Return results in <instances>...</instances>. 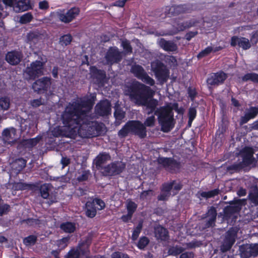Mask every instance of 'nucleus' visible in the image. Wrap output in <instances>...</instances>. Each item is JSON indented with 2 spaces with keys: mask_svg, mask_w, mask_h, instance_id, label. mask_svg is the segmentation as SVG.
Instances as JSON below:
<instances>
[{
  "mask_svg": "<svg viewBox=\"0 0 258 258\" xmlns=\"http://www.w3.org/2000/svg\"><path fill=\"white\" fill-rule=\"evenodd\" d=\"M126 88L131 100L138 106L146 107L148 115L154 113L157 116L161 131L169 133L174 127L175 120L172 110L166 107L157 108L158 101L153 98L154 92L150 87L135 81L128 85Z\"/></svg>",
  "mask_w": 258,
  "mask_h": 258,
  "instance_id": "1",
  "label": "nucleus"
},
{
  "mask_svg": "<svg viewBox=\"0 0 258 258\" xmlns=\"http://www.w3.org/2000/svg\"><path fill=\"white\" fill-rule=\"evenodd\" d=\"M96 98V94L93 93L69 103L61 114L62 123H76L82 120V117H86L88 112L92 109Z\"/></svg>",
  "mask_w": 258,
  "mask_h": 258,
  "instance_id": "2",
  "label": "nucleus"
},
{
  "mask_svg": "<svg viewBox=\"0 0 258 258\" xmlns=\"http://www.w3.org/2000/svg\"><path fill=\"white\" fill-rule=\"evenodd\" d=\"M93 240V234L89 233L84 239L79 241L77 246L72 247L64 258H91L90 246Z\"/></svg>",
  "mask_w": 258,
  "mask_h": 258,
  "instance_id": "3",
  "label": "nucleus"
},
{
  "mask_svg": "<svg viewBox=\"0 0 258 258\" xmlns=\"http://www.w3.org/2000/svg\"><path fill=\"white\" fill-rule=\"evenodd\" d=\"M147 132L146 127L141 121L131 120L127 121L118 131V136L120 138H124L131 133L140 139H144L147 136Z\"/></svg>",
  "mask_w": 258,
  "mask_h": 258,
  "instance_id": "4",
  "label": "nucleus"
},
{
  "mask_svg": "<svg viewBox=\"0 0 258 258\" xmlns=\"http://www.w3.org/2000/svg\"><path fill=\"white\" fill-rule=\"evenodd\" d=\"M94 121L89 120L86 117H82V120L79 122H71L65 124L70 126L73 125V128L76 131V137L79 136L82 138H90L97 136L96 128L93 125L96 124Z\"/></svg>",
  "mask_w": 258,
  "mask_h": 258,
  "instance_id": "5",
  "label": "nucleus"
},
{
  "mask_svg": "<svg viewBox=\"0 0 258 258\" xmlns=\"http://www.w3.org/2000/svg\"><path fill=\"white\" fill-rule=\"evenodd\" d=\"M152 70L160 84L163 85L168 80L170 71L162 62L158 60L152 64Z\"/></svg>",
  "mask_w": 258,
  "mask_h": 258,
  "instance_id": "6",
  "label": "nucleus"
},
{
  "mask_svg": "<svg viewBox=\"0 0 258 258\" xmlns=\"http://www.w3.org/2000/svg\"><path fill=\"white\" fill-rule=\"evenodd\" d=\"M159 165L170 173H177L181 167V163L173 157H159L157 159Z\"/></svg>",
  "mask_w": 258,
  "mask_h": 258,
  "instance_id": "7",
  "label": "nucleus"
},
{
  "mask_svg": "<svg viewBox=\"0 0 258 258\" xmlns=\"http://www.w3.org/2000/svg\"><path fill=\"white\" fill-rule=\"evenodd\" d=\"M125 166V163L120 161H114L105 165L101 174L104 176H117L124 170Z\"/></svg>",
  "mask_w": 258,
  "mask_h": 258,
  "instance_id": "8",
  "label": "nucleus"
},
{
  "mask_svg": "<svg viewBox=\"0 0 258 258\" xmlns=\"http://www.w3.org/2000/svg\"><path fill=\"white\" fill-rule=\"evenodd\" d=\"M237 237V232L233 229L228 230L220 246V250L222 253L220 256H217L216 258H220L225 255L227 254L224 253L225 252L229 251L234 244L236 238ZM228 256H229L228 255ZM229 258H231L229 256Z\"/></svg>",
  "mask_w": 258,
  "mask_h": 258,
  "instance_id": "9",
  "label": "nucleus"
},
{
  "mask_svg": "<svg viewBox=\"0 0 258 258\" xmlns=\"http://www.w3.org/2000/svg\"><path fill=\"white\" fill-rule=\"evenodd\" d=\"M44 63L40 60H35L26 69L25 73L29 79L34 80L43 75Z\"/></svg>",
  "mask_w": 258,
  "mask_h": 258,
  "instance_id": "10",
  "label": "nucleus"
},
{
  "mask_svg": "<svg viewBox=\"0 0 258 258\" xmlns=\"http://www.w3.org/2000/svg\"><path fill=\"white\" fill-rule=\"evenodd\" d=\"M64 126H56L51 131V135L54 137H64L75 139L76 138V131L73 125L63 124Z\"/></svg>",
  "mask_w": 258,
  "mask_h": 258,
  "instance_id": "11",
  "label": "nucleus"
},
{
  "mask_svg": "<svg viewBox=\"0 0 258 258\" xmlns=\"http://www.w3.org/2000/svg\"><path fill=\"white\" fill-rule=\"evenodd\" d=\"M192 10V6L190 4H185L166 7L165 13L166 16L172 17L190 13Z\"/></svg>",
  "mask_w": 258,
  "mask_h": 258,
  "instance_id": "12",
  "label": "nucleus"
},
{
  "mask_svg": "<svg viewBox=\"0 0 258 258\" xmlns=\"http://www.w3.org/2000/svg\"><path fill=\"white\" fill-rule=\"evenodd\" d=\"M122 52L120 51L116 46L109 47L105 55L106 63L111 66L114 64L119 63L122 58Z\"/></svg>",
  "mask_w": 258,
  "mask_h": 258,
  "instance_id": "13",
  "label": "nucleus"
},
{
  "mask_svg": "<svg viewBox=\"0 0 258 258\" xmlns=\"http://www.w3.org/2000/svg\"><path fill=\"white\" fill-rule=\"evenodd\" d=\"M80 9L77 7H73L67 12L63 10L57 13L59 20L65 24H68L75 20L80 14Z\"/></svg>",
  "mask_w": 258,
  "mask_h": 258,
  "instance_id": "14",
  "label": "nucleus"
},
{
  "mask_svg": "<svg viewBox=\"0 0 258 258\" xmlns=\"http://www.w3.org/2000/svg\"><path fill=\"white\" fill-rule=\"evenodd\" d=\"M241 199L234 200L228 203L230 205L226 206L223 209V217L226 220L230 219L233 215L238 213L241 210L242 205Z\"/></svg>",
  "mask_w": 258,
  "mask_h": 258,
  "instance_id": "15",
  "label": "nucleus"
},
{
  "mask_svg": "<svg viewBox=\"0 0 258 258\" xmlns=\"http://www.w3.org/2000/svg\"><path fill=\"white\" fill-rule=\"evenodd\" d=\"M254 150L252 147L245 146L239 152V155L242 158L241 163L247 167L255 162V158L253 157Z\"/></svg>",
  "mask_w": 258,
  "mask_h": 258,
  "instance_id": "16",
  "label": "nucleus"
},
{
  "mask_svg": "<svg viewBox=\"0 0 258 258\" xmlns=\"http://www.w3.org/2000/svg\"><path fill=\"white\" fill-rule=\"evenodd\" d=\"M228 78V75L222 71L212 73L207 78L206 82L211 86H219L224 84Z\"/></svg>",
  "mask_w": 258,
  "mask_h": 258,
  "instance_id": "17",
  "label": "nucleus"
},
{
  "mask_svg": "<svg viewBox=\"0 0 258 258\" xmlns=\"http://www.w3.org/2000/svg\"><path fill=\"white\" fill-rule=\"evenodd\" d=\"M50 85V78L44 77L36 80L32 84V88L38 93H43L47 91Z\"/></svg>",
  "mask_w": 258,
  "mask_h": 258,
  "instance_id": "18",
  "label": "nucleus"
},
{
  "mask_svg": "<svg viewBox=\"0 0 258 258\" xmlns=\"http://www.w3.org/2000/svg\"><path fill=\"white\" fill-rule=\"evenodd\" d=\"M111 110V103L107 99L100 100L95 107V113L100 116L108 115Z\"/></svg>",
  "mask_w": 258,
  "mask_h": 258,
  "instance_id": "19",
  "label": "nucleus"
},
{
  "mask_svg": "<svg viewBox=\"0 0 258 258\" xmlns=\"http://www.w3.org/2000/svg\"><path fill=\"white\" fill-rule=\"evenodd\" d=\"M175 183V180H173L168 182L163 183L160 188L161 192L158 196L157 199L160 201H166L171 195V190Z\"/></svg>",
  "mask_w": 258,
  "mask_h": 258,
  "instance_id": "20",
  "label": "nucleus"
},
{
  "mask_svg": "<svg viewBox=\"0 0 258 258\" xmlns=\"http://www.w3.org/2000/svg\"><path fill=\"white\" fill-rule=\"evenodd\" d=\"M230 45L232 47H235L238 45L239 47L242 48L243 50H247L249 49L251 44L248 39L237 36H233L231 38Z\"/></svg>",
  "mask_w": 258,
  "mask_h": 258,
  "instance_id": "21",
  "label": "nucleus"
},
{
  "mask_svg": "<svg viewBox=\"0 0 258 258\" xmlns=\"http://www.w3.org/2000/svg\"><path fill=\"white\" fill-rule=\"evenodd\" d=\"M110 160L111 156L108 153L102 152L100 153L96 156L94 160V163L95 165L96 168L102 173L103 168L105 166H103V164Z\"/></svg>",
  "mask_w": 258,
  "mask_h": 258,
  "instance_id": "22",
  "label": "nucleus"
},
{
  "mask_svg": "<svg viewBox=\"0 0 258 258\" xmlns=\"http://www.w3.org/2000/svg\"><path fill=\"white\" fill-rule=\"evenodd\" d=\"M154 234L158 240L167 241L169 239L168 230L161 225L157 226L155 228Z\"/></svg>",
  "mask_w": 258,
  "mask_h": 258,
  "instance_id": "23",
  "label": "nucleus"
},
{
  "mask_svg": "<svg viewBox=\"0 0 258 258\" xmlns=\"http://www.w3.org/2000/svg\"><path fill=\"white\" fill-rule=\"evenodd\" d=\"M90 72L92 77L96 79L98 83H102L106 77V72L104 70L98 69L96 66H91Z\"/></svg>",
  "mask_w": 258,
  "mask_h": 258,
  "instance_id": "24",
  "label": "nucleus"
},
{
  "mask_svg": "<svg viewBox=\"0 0 258 258\" xmlns=\"http://www.w3.org/2000/svg\"><path fill=\"white\" fill-rule=\"evenodd\" d=\"M32 6L29 0H18L14 7L16 12L19 13L32 9Z\"/></svg>",
  "mask_w": 258,
  "mask_h": 258,
  "instance_id": "25",
  "label": "nucleus"
},
{
  "mask_svg": "<svg viewBox=\"0 0 258 258\" xmlns=\"http://www.w3.org/2000/svg\"><path fill=\"white\" fill-rule=\"evenodd\" d=\"M22 55L20 52L16 51L9 52L6 56V59L11 65L15 66L21 60Z\"/></svg>",
  "mask_w": 258,
  "mask_h": 258,
  "instance_id": "26",
  "label": "nucleus"
},
{
  "mask_svg": "<svg viewBox=\"0 0 258 258\" xmlns=\"http://www.w3.org/2000/svg\"><path fill=\"white\" fill-rule=\"evenodd\" d=\"M159 45L166 51H175L177 49L176 44L173 41L161 38L159 42Z\"/></svg>",
  "mask_w": 258,
  "mask_h": 258,
  "instance_id": "27",
  "label": "nucleus"
},
{
  "mask_svg": "<svg viewBox=\"0 0 258 258\" xmlns=\"http://www.w3.org/2000/svg\"><path fill=\"white\" fill-rule=\"evenodd\" d=\"M41 138L39 136L34 138L23 140L20 143L19 146L25 148H32L35 146L40 141Z\"/></svg>",
  "mask_w": 258,
  "mask_h": 258,
  "instance_id": "28",
  "label": "nucleus"
},
{
  "mask_svg": "<svg viewBox=\"0 0 258 258\" xmlns=\"http://www.w3.org/2000/svg\"><path fill=\"white\" fill-rule=\"evenodd\" d=\"M27 161L23 158L16 159L12 164V168L17 174L20 173L26 166Z\"/></svg>",
  "mask_w": 258,
  "mask_h": 258,
  "instance_id": "29",
  "label": "nucleus"
},
{
  "mask_svg": "<svg viewBox=\"0 0 258 258\" xmlns=\"http://www.w3.org/2000/svg\"><path fill=\"white\" fill-rule=\"evenodd\" d=\"M86 215L89 218H92L95 217L98 210L96 206L92 201H88L86 204Z\"/></svg>",
  "mask_w": 258,
  "mask_h": 258,
  "instance_id": "30",
  "label": "nucleus"
},
{
  "mask_svg": "<svg viewBox=\"0 0 258 258\" xmlns=\"http://www.w3.org/2000/svg\"><path fill=\"white\" fill-rule=\"evenodd\" d=\"M131 72L135 77L140 80L142 79V77L146 72L141 66L135 64L132 66Z\"/></svg>",
  "mask_w": 258,
  "mask_h": 258,
  "instance_id": "31",
  "label": "nucleus"
},
{
  "mask_svg": "<svg viewBox=\"0 0 258 258\" xmlns=\"http://www.w3.org/2000/svg\"><path fill=\"white\" fill-rule=\"evenodd\" d=\"M197 22L194 20H190L186 22L176 23V29L178 31H183L186 29L195 26Z\"/></svg>",
  "mask_w": 258,
  "mask_h": 258,
  "instance_id": "32",
  "label": "nucleus"
},
{
  "mask_svg": "<svg viewBox=\"0 0 258 258\" xmlns=\"http://www.w3.org/2000/svg\"><path fill=\"white\" fill-rule=\"evenodd\" d=\"M243 254H245L247 257L256 256L258 255V243L250 244L247 248L245 253L243 252Z\"/></svg>",
  "mask_w": 258,
  "mask_h": 258,
  "instance_id": "33",
  "label": "nucleus"
},
{
  "mask_svg": "<svg viewBox=\"0 0 258 258\" xmlns=\"http://www.w3.org/2000/svg\"><path fill=\"white\" fill-rule=\"evenodd\" d=\"M60 228L66 233H72L76 230L75 224L71 222H66L61 223Z\"/></svg>",
  "mask_w": 258,
  "mask_h": 258,
  "instance_id": "34",
  "label": "nucleus"
},
{
  "mask_svg": "<svg viewBox=\"0 0 258 258\" xmlns=\"http://www.w3.org/2000/svg\"><path fill=\"white\" fill-rule=\"evenodd\" d=\"M245 168L240 162L234 163L226 167V171L230 172L231 173L234 172H239Z\"/></svg>",
  "mask_w": 258,
  "mask_h": 258,
  "instance_id": "35",
  "label": "nucleus"
},
{
  "mask_svg": "<svg viewBox=\"0 0 258 258\" xmlns=\"http://www.w3.org/2000/svg\"><path fill=\"white\" fill-rule=\"evenodd\" d=\"M248 198L252 203L258 205V187L257 186H255L250 190Z\"/></svg>",
  "mask_w": 258,
  "mask_h": 258,
  "instance_id": "36",
  "label": "nucleus"
},
{
  "mask_svg": "<svg viewBox=\"0 0 258 258\" xmlns=\"http://www.w3.org/2000/svg\"><path fill=\"white\" fill-rule=\"evenodd\" d=\"M241 80L243 82L250 81L254 83H258V74L248 73L242 77Z\"/></svg>",
  "mask_w": 258,
  "mask_h": 258,
  "instance_id": "37",
  "label": "nucleus"
},
{
  "mask_svg": "<svg viewBox=\"0 0 258 258\" xmlns=\"http://www.w3.org/2000/svg\"><path fill=\"white\" fill-rule=\"evenodd\" d=\"M143 226V221H140L137 226L133 229L131 239L133 241H136L138 239L140 234Z\"/></svg>",
  "mask_w": 258,
  "mask_h": 258,
  "instance_id": "38",
  "label": "nucleus"
},
{
  "mask_svg": "<svg viewBox=\"0 0 258 258\" xmlns=\"http://www.w3.org/2000/svg\"><path fill=\"white\" fill-rule=\"evenodd\" d=\"M73 37L70 34H64L61 36L59 39V44L64 47L71 44Z\"/></svg>",
  "mask_w": 258,
  "mask_h": 258,
  "instance_id": "39",
  "label": "nucleus"
},
{
  "mask_svg": "<svg viewBox=\"0 0 258 258\" xmlns=\"http://www.w3.org/2000/svg\"><path fill=\"white\" fill-rule=\"evenodd\" d=\"M184 251V248L180 246L176 245L170 246L168 250L169 255L176 256L181 253Z\"/></svg>",
  "mask_w": 258,
  "mask_h": 258,
  "instance_id": "40",
  "label": "nucleus"
},
{
  "mask_svg": "<svg viewBox=\"0 0 258 258\" xmlns=\"http://www.w3.org/2000/svg\"><path fill=\"white\" fill-rule=\"evenodd\" d=\"M149 239L145 236H143L140 238L137 244V246L139 249L144 250L149 244Z\"/></svg>",
  "mask_w": 258,
  "mask_h": 258,
  "instance_id": "41",
  "label": "nucleus"
},
{
  "mask_svg": "<svg viewBox=\"0 0 258 258\" xmlns=\"http://www.w3.org/2000/svg\"><path fill=\"white\" fill-rule=\"evenodd\" d=\"M50 189V186L49 184H43L41 185L40 187V193L41 196L43 199H47L49 197V191Z\"/></svg>",
  "mask_w": 258,
  "mask_h": 258,
  "instance_id": "42",
  "label": "nucleus"
},
{
  "mask_svg": "<svg viewBox=\"0 0 258 258\" xmlns=\"http://www.w3.org/2000/svg\"><path fill=\"white\" fill-rule=\"evenodd\" d=\"M10 100L7 96L0 98V108L3 110H7L10 108Z\"/></svg>",
  "mask_w": 258,
  "mask_h": 258,
  "instance_id": "43",
  "label": "nucleus"
},
{
  "mask_svg": "<svg viewBox=\"0 0 258 258\" xmlns=\"http://www.w3.org/2000/svg\"><path fill=\"white\" fill-rule=\"evenodd\" d=\"M22 223H25L29 226L35 227L39 225L41 223V221L38 219H35L33 218H29L26 219H24L22 221Z\"/></svg>",
  "mask_w": 258,
  "mask_h": 258,
  "instance_id": "44",
  "label": "nucleus"
},
{
  "mask_svg": "<svg viewBox=\"0 0 258 258\" xmlns=\"http://www.w3.org/2000/svg\"><path fill=\"white\" fill-rule=\"evenodd\" d=\"M121 46L126 54H131L133 52V48L128 40L126 39L123 40L121 41Z\"/></svg>",
  "mask_w": 258,
  "mask_h": 258,
  "instance_id": "45",
  "label": "nucleus"
},
{
  "mask_svg": "<svg viewBox=\"0 0 258 258\" xmlns=\"http://www.w3.org/2000/svg\"><path fill=\"white\" fill-rule=\"evenodd\" d=\"M37 240V237L34 235H30L23 239V243L26 246L34 245Z\"/></svg>",
  "mask_w": 258,
  "mask_h": 258,
  "instance_id": "46",
  "label": "nucleus"
},
{
  "mask_svg": "<svg viewBox=\"0 0 258 258\" xmlns=\"http://www.w3.org/2000/svg\"><path fill=\"white\" fill-rule=\"evenodd\" d=\"M70 239V237L68 236L57 240L56 245L59 250L64 249L68 246Z\"/></svg>",
  "mask_w": 258,
  "mask_h": 258,
  "instance_id": "47",
  "label": "nucleus"
},
{
  "mask_svg": "<svg viewBox=\"0 0 258 258\" xmlns=\"http://www.w3.org/2000/svg\"><path fill=\"white\" fill-rule=\"evenodd\" d=\"M39 37L38 33L36 32H30L27 35V39L28 42L35 43Z\"/></svg>",
  "mask_w": 258,
  "mask_h": 258,
  "instance_id": "48",
  "label": "nucleus"
},
{
  "mask_svg": "<svg viewBox=\"0 0 258 258\" xmlns=\"http://www.w3.org/2000/svg\"><path fill=\"white\" fill-rule=\"evenodd\" d=\"M213 51V47L212 46H208L204 49L200 51L197 55V58L200 59L204 57L209 55Z\"/></svg>",
  "mask_w": 258,
  "mask_h": 258,
  "instance_id": "49",
  "label": "nucleus"
},
{
  "mask_svg": "<svg viewBox=\"0 0 258 258\" xmlns=\"http://www.w3.org/2000/svg\"><path fill=\"white\" fill-rule=\"evenodd\" d=\"M114 116L116 120H121L125 116V113L121 108L116 107L115 108Z\"/></svg>",
  "mask_w": 258,
  "mask_h": 258,
  "instance_id": "50",
  "label": "nucleus"
},
{
  "mask_svg": "<svg viewBox=\"0 0 258 258\" xmlns=\"http://www.w3.org/2000/svg\"><path fill=\"white\" fill-rule=\"evenodd\" d=\"M140 80L144 83L149 85L151 86H154L155 84L154 80L150 77L146 72L143 76L142 79Z\"/></svg>",
  "mask_w": 258,
  "mask_h": 258,
  "instance_id": "51",
  "label": "nucleus"
},
{
  "mask_svg": "<svg viewBox=\"0 0 258 258\" xmlns=\"http://www.w3.org/2000/svg\"><path fill=\"white\" fill-rule=\"evenodd\" d=\"M30 184L24 183V182H16L14 183L13 185V187L15 188V190H25L28 189L30 187Z\"/></svg>",
  "mask_w": 258,
  "mask_h": 258,
  "instance_id": "52",
  "label": "nucleus"
},
{
  "mask_svg": "<svg viewBox=\"0 0 258 258\" xmlns=\"http://www.w3.org/2000/svg\"><path fill=\"white\" fill-rule=\"evenodd\" d=\"M33 16L30 13H27L20 17V22L21 24H27L33 19Z\"/></svg>",
  "mask_w": 258,
  "mask_h": 258,
  "instance_id": "53",
  "label": "nucleus"
},
{
  "mask_svg": "<svg viewBox=\"0 0 258 258\" xmlns=\"http://www.w3.org/2000/svg\"><path fill=\"white\" fill-rule=\"evenodd\" d=\"M11 211V207L8 204L0 205V216L6 215Z\"/></svg>",
  "mask_w": 258,
  "mask_h": 258,
  "instance_id": "54",
  "label": "nucleus"
},
{
  "mask_svg": "<svg viewBox=\"0 0 258 258\" xmlns=\"http://www.w3.org/2000/svg\"><path fill=\"white\" fill-rule=\"evenodd\" d=\"M155 123V116L152 115L148 117L144 122V125L146 127H152L154 126Z\"/></svg>",
  "mask_w": 258,
  "mask_h": 258,
  "instance_id": "55",
  "label": "nucleus"
},
{
  "mask_svg": "<svg viewBox=\"0 0 258 258\" xmlns=\"http://www.w3.org/2000/svg\"><path fill=\"white\" fill-rule=\"evenodd\" d=\"M137 205L133 201H130L126 206L127 211L128 213L133 215L137 208Z\"/></svg>",
  "mask_w": 258,
  "mask_h": 258,
  "instance_id": "56",
  "label": "nucleus"
},
{
  "mask_svg": "<svg viewBox=\"0 0 258 258\" xmlns=\"http://www.w3.org/2000/svg\"><path fill=\"white\" fill-rule=\"evenodd\" d=\"M92 202H94V204L95 205V206H96V205L98 206V207H96L98 210H101L103 209L105 207V203L103 200H102L100 199L95 198L93 200H92Z\"/></svg>",
  "mask_w": 258,
  "mask_h": 258,
  "instance_id": "57",
  "label": "nucleus"
},
{
  "mask_svg": "<svg viewBox=\"0 0 258 258\" xmlns=\"http://www.w3.org/2000/svg\"><path fill=\"white\" fill-rule=\"evenodd\" d=\"M252 119L254 118L258 114V107L251 106L246 113Z\"/></svg>",
  "mask_w": 258,
  "mask_h": 258,
  "instance_id": "58",
  "label": "nucleus"
},
{
  "mask_svg": "<svg viewBox=\"0 0 258 258\" xmlns=\"http://www.w3.org/2000/svg\"><path fill=\"white\" fill-rule=\"evenodd\" d=\"M90 174L89 170H84L83 171L81 175L77 177V180L79 182L85 181L88 180L89 176Z\"/></svg>",
  "mask_w": 258,
  "mask_h": 258,
  "instance_id": "59",
  "label": "nucleus"
},
{
  "mask_svg": "<svg viewBox=\"0 0 258 258\" xmlns=\"http://www.w3.org/2000/svg\"><path fill=\"white\" fill-rule=\"evenodd\" d=\"M197 107H190L188 110L187 115L188 118L195 119L197 116Z\"/></svg>",
  "mask_w": 258,
  "mask_h": 258,
  "instance_id": "60",
  "label": "nucleus"
},
{
  "mask_svg": "<svg viewBox=\"0 0 258 258\" xmlns=\"http://www.w3.org/2000/svg\"><path fill=\"white\" fill-rule=\"evenodd\" d=\"M250 42L253 45H256L258 43V30L252 32Z\"/></svg>",
  "mask_w": 258,
  "mask_h": 258,
  "instance_id": "61",
  "label": "nucleus"
},
{
  "mask_svg": "<svg viewBox=\"0 0 258 258\" xmlns=\"http://www.w3.org/2000/svg\"><path fill=\"white\" fill-rule=\"evenodd\" d=\"M217 214V210L216 208L213 206L210 207L207 213L208 217L214 219H216Z\"/></svg>",
  "mask_w": 258,
  "mask_h": 258,
  "instance_id": "62",
  "label": "nucleus"
},
{
  "mask_svg": "<svg viewBox=\"0 0 258 258\" xmlns=\"http://www.w3.org/2000/svg\"><path fill=\"white\" fill-rule=\"evenodd\" d=\"M111 258H130L128 254L119 251H115L111 254Z\"/></svg>",
  "mask_w": 258,
  "mask_h": 258,
  "instance_id": "63",
  "label": "nucleus"
},
{
  "mask_svg": "<svg viewBox=\"0 0 258 258\" xmlns=\"http://www.w3.org/2000/svg\"><path fill=\"white\" fill-rule=\"evenodd\" d=\"M179 258H194L195 254L192 251H185L180 253Z\"/></svg>",
  "mask_w": 258,
  "mask_h": 258,
  "instance_id": "64",
  "label": "nucleus"
}]
</instances>
